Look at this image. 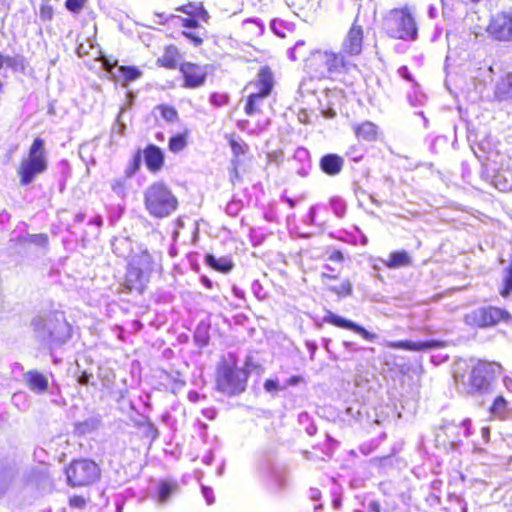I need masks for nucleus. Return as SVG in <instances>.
Segmentation results:
<instances>
[{
  "instance_id": "obj_1",
  "label": "nucleus",
  "mask_w": 512,
  "mask_h": 512,
  "mask_svg": "<svg viewBox=\"0 0 512 512\" xmlns=\"http://www.w3.org/2000/svg\"><path fill=\"white\" fill-rule=\"evenodd\" d=\"M31 325L40 338L47 340L51 350L62 347L72 337V327L62 311L41 312Z\"/></svg>"
},
{
  "instance_id": "obj_2",
  "label": "nucleus",
  "mask_w": 512,
  "mask_h": 512,
  "mask_svg": "<svg viewBox=\"0 0 512 512\" xmlns=\"http://www.w3.org/2000/svg\"><path fill=\"white\" fill-rule=\"evenodd\" d=\"M351 65L342 52L335 53L329 50H317L311 53L306 61L308 72L318 79L348 72Z\"/></svg>"
},
{
  "instance_id": "obj_3",
  "label": "nucleus",
  "mask_w": 512,
  "mask_h": 512,
  "mask_svg": "<svg viewBox=\"0 0 512 512\" xmlns=\"http://www.w3.org/2000/svg\"><path fill=\"white\" fill-rule=\"evenodd\" d=\"M144 203L148 212L158 218L169 216L178 205L176 197L162 182L153 183L146 189Z\"/></svg>"
},
{
  "instance_id": "obj_4",
  "label": "nucleus",
  "mask_w": 512,
  "mask_h": 512,
  "mask_svg": "<svg viewBox=\"0 0 512 512\" xmlns=\"http://www.w3.org/2000/svg\"><path fill=\"white\" fill-rule=\"evenodd\" d=\"M47 169L45 141L37 137L29 149L28 157L21 161L18 168L21 185L30 184L34 178Z\"/></svg>"
},
{
  "instance_id": "obj_5",
  "label": "nucleus",
  "mask_w": 512,
  "mask_h": 512,
  "mask_svg": "<svg viewBox=\"0 0 512 512\" xmlns=\"http://www.w3.org/2000/svg\"><path fill=\"white\" fill-rule=\"evenodd\" d=\"M386 33L395 39L415 40L417 26L415 19L408 9H394L390 11L384 21Z\"/></svg>"
},
{
  "instance_id": "obj_6",
  "label": "nucleus",
  "mask_w": 512,
  "mask_h": 512,
  "mask_svg": "<svg viewBox=\"0 0 512 512\" xmlns=\"http://www.w3.org/2000/svg\"><path fill=\"white\" fill-rule=\"evenodd\" d=\"M66 476L71 486H87L100 477V469L92 460H75L66 469Z\"/></svg>"
},
{
  "instance_id": "obj_7",
  "label": "nucleus",
  "mask_w": 512,
  "mask_h": 512,
  "mask_svg": "<svg viewBox=\"0 0 512 512\" xmlns=\"http://www.w3.org/2000/svg\"><path fill=\"white\" fill-rule=\"evenodd\" d=\"M502 370L496 362L478 361L469 376L470 392L484 393L490 388L491 382Z\"/></svg>"
},
{
  "instance_id": "obj_8",
  "label": "nucleus",
  "mask_w": 512,
  "mask_h": 512,
  "mask_svg": "<svg viewBox=\"0 0 512 512\" xmlns=\"http://www.w3.org/2000/svg\"><path fill=\"white\" fill-rule=\"evenodd\" d=\"M511 320L512 315L507 310L494 306L477 308L465 316L467 324L479 328L492 327L500 321L509 323Z\"/></svg>"
},
{
  "instance_id": "obj_9",
  "label": "nucleus",
  "mask_w": 512,
  "mask_h": 512,
  "mask_svg": "<svg viewBox=\"0 0 512 512\" xmlns=\"http://www.w3.org/2000/svg\"><path fill=\"white\" fill-rule=\"evenodd\" d=\"M247 378L244 370L224 364L218 371V390L228 395L239 394L245 390Z\"/></svg>"
},
{
  "instance_id": "obj_10",
  "label": "nucleus",
  "mask_w": 512,
  "mask_h": 512,
  "mask_svg": "<svg viewBox=\"0 0 512 512\" xmlns=\"http://www.w3.org/2000/svg\"><path fill=\"white\" fill-rule=\"evenodd\" d=\"M253 85L258 89V91L250 94L247 99L245 113L248 116H252L257 112L259 110V102L271 94L274 86V77L271 70L268 67H262L259 70L257 79Z\"/></svg>"
},
{
  "instance_id": "obj_11",
  "label": "nucleus",
  "mask_w": 512,
  "mask_h": 512,
  "mask_svg": "<svg viewBox=\"0 0 512 512\" xmlns=\"http://www.w3.org/2000/svg\"><path fill=\"white\" fill-rule=\"evenodd\" d=\"M180 72L184 77V87L197 88L205 84L207 67L185 62L180 65Z\"/></svg>"
},
{
  "instance_id": "obj_12",
  "label": "nucleus",
  "mask_w": 512,
  "mask_h": 512,
  "mask_svg": "<svg viewBox=\"0 0 512 512\" xmlns=\"http://www.w3.org/2000/svg\"><path fill=\"white\" fill-rule=\"evenodd\" d=\"M324 322L332 324L336 327L351 330L359 335H361L367 341H374L377 338V335L369 332L363 326L353 322L352 320L343 318L331 311H328L323 318Z\"/></svg>"
},
{
  "instance_id": "obj_13",
  "label": "nucleus",
  "mask_w": 512,
  "mask_h": 512,
  "mask_svg": "<svg viewBox=\"0 0 512 512\" xmlns=\"http://www.w3.org/2000/svg\"><path fill=\"white\" fill-rule=\"evenodd\" d=\"M488 30L498 40H512V14L496 15L492 19Z\"/></svg>"
},
{
  "instance_id": "obj_14",
  "label": "nucleus",
  "mask_w": 512,
  "mask_h": 512,
  "mask_svg": "<svg viewBox=\"0 0 512 512\" xmlns=\"http://www.w3.org/2000/svg\"><path fill=\"white\" fill-rule=\"evenodd\" d=\"M362 42V28L360 26L353 25L343 41L342 52L348 55H358L362 51Z\"/></svg>"
},
{
  "instance_id": "obj_15",
  "label": "nucleus",
  "mask_w": 512,
  "mask_h": 512,
  "mask_svg": "<svg viewBox=\"0 0 512 512\" xmlns=\"http://www.w3.org/2000/svg\"><path fill=\"white\" fill-rule=\"evenodd\" d=\"M387 346L393 349H402L408 351H426L440 348L443 346V343L438 340H427L417 342L411 340H400L389 342Z\"/></svg>"
},
{
  "instance_id": "obj_16",
  "label": "nucleus",
  "mask_w": 512,
  "mask_h": 512,
  "mask_svg": "<svg viewBox=\"0 0 512 512\" xmlns=\"http://www.w3.org/2000/svg\"><path fill=\"white\" fill-rule=\"evenodd\" d=\"M147 279L148 274L141 267L129 264L125 281V286L129 291H137L141 294L144 291Z\"/></svg>"
},
{
  "instance_id": "obj_17",
  "label": "nucleus",
  "mask_w": 512,
  "mask_h": 512,
  "mask_svg": "<svg viewBox=\"0 0 512 512\" xmlns=\"http://www.w3.org/2000/svg\"><path fill=\"white\" fill-rule=\"evenodd\" d=\"M140 163V156L137 155L134 160V167L127 169L125 171V175L115 178L111 181L110 186L112 191L120 198H125L128 194V181L129 178L133 175L135 170L138 169Z\"/></svg>"
},
{
  "instance_id": "obj_18",
  "label": "nucleus",
  "mask_w": 512,
  "mask_h": 512,
  "mask_svg": "<svg viewBox=\"0 0 512 512\" xmlns=\"http://www.w3.org/2000/svg\"><path fill=\"white\" fill-rule=\"evenodd\" d=\"M319 165L326 175L336 176L343 169L344 159L338 154L329 153L321 157Z\"/></svg>"
},
{
  "instance_id": "obj_19",
  "label": "nucleus",
  "mask_w": 512,
  "mask_h": 512,
  "mask_svg": "<svg viewBox=\"0 0 512 512\" xmlns=\"http://www.w3.org/2000/svg\"><path fill=\"white\" fill-rule=\"evenodd\" d=\"M24 380L28 388L36 394H43L48 389V378L38 371L31 370L26 372Z\"/></svg>"
},
{
  "instance_id": "obj_20",
  "label": "nucleus",
  "mask_w": 512,
  "mask_h": 512,
  "mask_svg": "<svg viewBox=\"0 0 512 512\" xmlns=\"http://www.w3.org/2000/svg\"><path fill=\"white\" fill-rule=\"evenodd\" d=\"M144 159L148 170L157 172L163 166L164 154L159 147L151 144L144 150Z\"/></svg>"
},
{
  "instance_id": "obj_21",
  "label": "nucleus",
  "mask_w": 512,
  "mask_h": 512,
  "mask_svg": "<svg viewBox=\"0 0 512 512\" xmlns=\"http://www.w3.org/2000/svg\"><path fill=\"white\" fill-rule=\"evenodd\" d=\"M178 492L179 485L176 481L161 480L157 485L156 499L160 504H165Z\"/></svg>"
},
{
  "instance_id": "obj_22",
  "label": "nucleus",
  "mask_w": 512,
  "mask_h": 512,
  "mask_svg": "<svg viewBox=\"0 0 512 512\" xmlns=\"http://www.w3.org/2000/svg\"><path fill=\"white\" fill-rule=\"evenodd\" d=\"M495 96L500 101L512 100V73L507 74L497 83Z\"/></svg>"
},
{
  "instance_id": "obj_23",
  "label": "nucleus",
  "mask_w": 512,
  "mask_h": 512,
  "mask_svg": "<svg viewBox=\"0 0 512 512\" xmlns=\"http://www.w3.org/2000/svg\"><path fill=\"white\" fill-rule=\"evenodd\" d=\"M355 134L364 141H375L377 139L378 127L374 123L366 121L355 127Z\"/></svg>"
},
{
  "instance_id": "obj_24",
  "label": "nucleus",
  "mask_w": 512,
  "mask_h": 512,
  "mask_svg": "<svg viewBox=\"0 0 512 512\" xmlns=\"http://www.w3.org/2000/svg\"><path fill=\"white\" fill-rule=\"evenodd\" d=\"M385 264L389 268L405 267L411 264V258L409 254L404 250L395 251L390 253L389 259Z\"/></svg>"
},
{
  "instance_id": "obj_25",
  "label": "nucleus",
  "mask_w": 512,
  "mask_h": 512,
  "mask_svg": "<svg viewBox=\"0 0 512 512\" xmlns=\"http://www.w3.org/2000/svg\"><path fill=\"white\" fill-rule=\"evenodd\" d=\"M512 293V260L511 263L503 270L502 284L500 289V295L504 298H508Z\"/></svg>"
},
{
  "instance_id": "obj_26",
  "label": "nucleus",
  "mask_w": 512,
  "mask_h": 512,
  "mask_svg": "<svg viewBox=\"0 0 512 512\" xmlns=\"http://www.w3.org/2000/svg\"><path fill=\"white\" fill-rule=\"evenodd\" d=\"M328 290L336 294L338 298H347L352 296L353 284L349 279H345L339 285H329Z\"/></svg>"
},
{
  "instance_id": "obj_27",
  "label": "nucleus",
  "mask_w": 512,
  "mask_h": 512,
  "mask_svg": "<svg viewBox=\"0 0 512 512\" xmlns=\"http://www.w3.org/2000/svg\"><path fill=\"white\" fill-rule=\"evenodd\" d=\"M130 264L141 267L145 273L149 274L152 270V257L147 251H142L132 258Z\"/></svg>"
},
{
  "instance_id": "obj_28",
  "label": "nucleus",
  "mask_w": 512,
  "mask_h": 512,
  "mask_svg": "<svg viewBox=\"0 0 512 512\" xmlns=\"http://www.w3.org/2000/svg\"><path fill=\"white\" fill-rule=\"evenodd\" d=\"M490 411L494 416L503 419L508 415V402L503 396H498L494 400Z\"/></svg>"
},
{
  "instance_id": "obj_29",
  "label": "nucleus",
  "mask_w": 512,
  "mask_h": 512,
  "mask_svg": "<svg viewBox=\"0 0 512 512\" xmlns=\"http://www.w3.org/2000/svg\"><path fill=\"white\" fill-rule=\"evenodd\" d=\"M176 49L175 48H168L165 52V54L157 59V64L159 66L168 68V69H175L177 67V62L175 59Z\"/></svg>"
},
{
  "instance_id": "obj_30",
  "label": "nucleus",
  "mask_w": 512,
  "mask_h": 512,
  "mask_svg": "<svg viewBox=\"0 0 512 512\" xmlns=\"http://www.w3.org/2000/svg\"><path fill=\"white\" fill-rule=\"evenodd\" d=\"M206 263L214 269L222 272H228L232 269V263L226 259H217L215 256L206 255Z\"/></svg>"
},
{
  "instance_id": "obj_31",
  "label": "nucleus",
  "mask_w": 512,
  "mask_h": 512,
  "mask_svg": "<svg viewBox=\"0 0 512 512\" xmlns=\"http://www.w3.org/2000/svg\"><path fill=\"white\" fill-rule=\"evenodd\" d=\"M118 71L124 77L125 82H132L141 77L142 72L134 66H120Z\"/></svg>"
},
{
  "instance_id": "obj_32",
  "label": "nucleus",
  "mask_w": 512,
  "mask_h": 512,
  "mask_svg": "<svg viewBox=\"0 0 512 512\" xmlns=\"http://www.w3.org/2000/svg\"><path fill=\"white\" fill-rule=\"evenodd\" d=\"M330 207H331V210L333 211V213L338 218H342L346 213V208H347L346 203L342 198H340L338 196L332 197L330 199Z\"/></svg>"
},
{
  "instance_id": "obj_33",
  "label": "nucleus",
  "mask_w": 512,
  "mask_h": 512,
  "mask_svg": "<svg viewBox=\"0 0 512 512\" xmlns=\"http://www.w3.org/2000/svg\"><path fill=\"white\" fill-rule=\"evenodd\" d=\"M186 146V137L182 134H177L169 140V149L172 152H179Z\"/></svg>"
},
{
  "instance_id": "obj_34",
  "label": "nucleus",
  "mask_w": 512,
  "mask_h": 512,
  "mask_svg": "<svg viewBox=\"0 0 512 512\" xmlns=\"http://www.w3.org/2000/svg\"><path fill=\"white\" fill-rule=\"evenodd\" d=\"M158 109L161 112V116L168 122H173L177 119V111L171 106L160 105Z\"/></svg>"
},
{
  "instance_id": "obj_35",
  "label": "nucleus",
  "mask_w": 512,
  "mask_h": 512,
  "mask_svg": "<svg viewBox=\"0 0 512 512\" xmlns=\"http://www.w3.org/2000/svg\"><path fill=\"white\" fill-rule=\"evenodd\" d=\"M229 97L227 94L212 93L210 95V103L216 107H221L228 103Z\"/></svg>"
},
{
  "instance_id": "obj_36",
  "label": "nucleus",
  "mask_w": 512,
  "mask_h": 512,
  "mask_svg": "<svg viewBox=\"0 0 512 512\" xmlns=\"http://www.w3.org/2000/svg\"><path fill=\"white\" fill-rule=\"evenodd\" d=\"M25 240L38 246H44L47 243L48 238L45 234H30L27 235Z\"/></svg>"
},
{
  "instance_id": "obj_37",
  "label": "nucleus",
  "mask_w": 512,
  "mask_h": 512,
  "mask_svg": "<svg viewBox=\"0 0 512 512\" xmlns=\"http://www.w3.org/2000/svg\"><path fill=\"white\" fill-rule=\"evenodd\" d=\"M85 2L86 0H66L65 6L69 11L78 13L83 8Z\"/></svg>"
},
{
  "instance_id": "obj_38",
  "label": "nucleus",
  "mask_w": 512,
  "mask_h": 512,
  "mask_svg": "<svg viewBox=\"0 0 512 512\" xmlns=\"http://www.w3.org/2000/svg\"><path fill=\"white\" fill-rule=\"evenodd\" d=\"M182 35L187 38L195 47H198L203 43V39L198 33L183 31Z\"/></svg>"
},
{
  "instance_id": "obj_39",
  "label": "nucleus",
  "mask_w": 512,
  "mask_h": 512,
  "mask_svg": "<svg viewBox=\"0 0 512 512\" xmlns=\"http://www.w3.org/2000/svg\"><path fill=\"white\" fill-rule=\"evenodd\" d=\"M201 492L208 505H212L215 502V497L212 488L202 485Z\"/></svg>"
},
{
  "instance_id": "obj_40",
  "label": "nucleus",
  "mask_w": 512,
  "mask_h": 512,
  "mask_svg": "<svg viewBox=\"0 0 512 512\" xmlns=\"http://www.w3.org/2000/svg\"><path fill=\"white\" fill-rule=\"evenodd\" d=\"M72 508L83 509L86 505V499L82 496H73L69 499Z\"/></svg>"
},
{
  "instance_id": "obj_41",
  "label": "nucleus",
  "mask_w": 512,
  "mask_h": 512,
  "mask_svg": "<svg viewBox=\"0 0 512 512\" xmlns=\"http://www.w3.org/2000/svg\"><path fill=\"white\" fill-rule=\"evenodd\" d=\"M127 244H128V241L126 239H115L112 242L113 252L118 256H124L125 253H124V251L121 250V247H119V246H123V245H127Z\"/></svg>"
},
{
  "instance_id": "obj_42",
  "label": "nucleus",
  "mask_w": 512,
  "mask_h": 512,
  "mask_svg": "<svg viewBox=\"0 0 512 512\" xmlns=\"http://www.w3.org/2000/svg\"><path fill=\"white\" fill-rule=\"evenodd\" d=\"M40 17L42 20H51L53 17V8L50 5L40 7Z\"/></svg>"
},
{
  "instance_id": "obj_43",
  "label": "nucleus",
  "mask_w": 512,
  "mask_h": 512,
  "mask_svg": "<svg viewBox=\"0 0 512 512\" xmlns=\"http://www.w3.org/2000/svg\"><path fill=\"white\" fill-rule=\"evenodd\" d=\"M92 378L93 375L91 373H88L87 371H82L81 374L78 376V383L81 385L95 386V384L91 382Z\"/></svg>"
},
{
  "instance_id": "obj_44",
  "label": "nucleus",
  "mask_w": 512,
  "mask_h": 512,
  "mask_svg": "<svg viewBox=\"0 0 512 512\" xmlns=\"http://www.w3.org/2000/svg\"><path fill=\"white\" fill-rule=\"evenodd\" d=\"M177 20H180L182 22V25L186 28H198L199 23L194 18H182L180 16H176Z\"/></svg>"
},
{
  "instance_id": "obj_45",
  "label": "nucleus",
  "mask_w": 512,
  "mask_h": 512,
  "mask_svg": "<svg viewBox=\"0 0 512 512\" xmlns=\"http://www.w3.org/2000/svg\"><path fill=\"white\" fill-rule=\"evenodd\" d=\"M230 147L235 156L244 154V148H243L242 144L238 143L236 140H234V139L230 140Z\"/></svg>"
},
{
  "instance_id": "obj_46",
  "label": "nucleus",
  "mask_w": 512,
  "mask_h": 512,
  "mask_svg": "<svg viewBox=\"0 0 512 512\" xmlns=\"http://www.w3.org/2000/svg\"><path fill=\"white\" fill-rule=\"evenodd\" d=\"M397 72H398L399 76L402 77L403 79H405L409 82H413L412 75L407 66L399 67Z\"/></svg>"
},
{
  "instance_id": "obj_47",
  "label": "nucleus",
  "mask_w": 512,
  "mask_h": 512,
  "mask_svg": "<svg viewBox=\"0 0 512 512\" xmlns=\"http://www.w3.org/2000/svg\"><path fill=\"white\" fill-rule=\"evenodd\" d=\"M156 19H155V23L157 24H160V25H163L165 24L166 22H168L170 19H176V16L175 15H170V16H167L165 15L164 13H157L155 15Z\"/></svg>"
},
{
  "instance_id": "obj_48",
  "label": "nucleus",
  "mask_w": 512,
  "mask_h": 512,
  "mask_svg": "<svg viewBox=\"0 0 512 512\" xmlns=\"http://www.w3.org/2000/svg\"><path fill=\"white\" fill-rule=\"evenodd\" d=\"M304 45H305V42L303 40H299L295 43L294 47L290 51V58L292 60L298 59L297 53L299 52L300 48Z\"/></svg>"
},
{
  "instance_id": "obj_49",
  "label": "nucleus",
  "mask_w": 512,
  "mask_h": 512,
  "mask_svg": "<svg viewBox=\"0 0 512 512\" xmlns=\"http://www.w3.org/2000/svg\"><path fill=\"white\" fill-rule=\"evenodd\" d=\"M278 387H279L278 382L275 380H272V379H268L264 383V388L268 392L276 391V390H278Z\"/></svg>"
},
{
  "instance_id": "obj_50",
  "label": "nucleus",
  "mask_w": 512,
  "mask_h": 512,
  "mask_svg": "<svg viewBox=\"0 0 512 512\" xmlns=\"http://www.w3.org/2000/svg\"><path fill=\"white\" fill-rule=\"evenodd\" d=\"M195 9H196V7L193 4L189 3L187 5L178 7L176 10L181 11L187 15H194Z\"/></svg>"
},
{
  "instance_id": "obj_51",
  "label": "nucleus",
  "mask_w": 512,
  "mask_h": 512,
  "mask_svg": "<svg viewBox=\"0 0 512 512\" xmlns=\"http://www.w3.org/2000/svg\"><path fill=\"white\" fill-rule=\"evenodd\" d=\"M368 509L370 512H388L387 510L382 509L378 501H371L368 504Z\"/></svg>"
},
{
  "instance_id": "obj_52",
  "label": "nucleus",
  "mask_w": 512,
  "mask_h": 512,
  "mask_svg": "<svg viewBox=\"0 0 512 512\" xmlns=\"http://www.w3.org/2000/svg\"><path fill=\"white\" fill-rule=\"evenodd\" d=\"M329 259L334 262H342L344 259V256L341 251L336 250L330 254Z\"/></svg>"
},
{
  "instance_id": "obj_53",
  "label": "nucleus",
  "mask_w": 512,
  "mask_h": 512,
  "mask_svg": "<svg viewBox=\"0 0 512 512\" xmlns=\"http://www.w3.org/2000/svg\"><path fill=\"white\" fill-rule=\"evenodd\" d=\"M461 425L462 427L464 428V436L465 437H469L470 436V425H471V420L470 419H464L462 422H461Z\"/></svg>"
},
{
  "instance_id": "obj_54",
  "label": "nucleus",
  "mask_w": 512,
  "mask_h": 512,
  "mask_svg": "<svg viewBox=\"0 0 512 512\" xmlns=\"http://www.w3.org/2000/svg\"><path fill=\"white\" fill-rule=\"evenodd\" d=\"M503 385L508 392L512 393V378L510 376L503 377Z\"/></svg>"
},
{
  "instance_id": "obj_55",
  "label": "nucleus",
  "mask_w": 512,
  "mask_h": 512,
  "mask_svg": "<svg viewBox=\"0 0 512 512\" xmlns=\"http://www.w3.org/2000/svg\"><path fill=\"white\" fill-rule=\"evenodd\" d=\"M202 413L209 420H213L216 417V411L212 408L204 409Z\"/></svg>"
},
{
  "instance_id": "obj_56",
  "label": "nucleus",
  "mask_w": 512,
  "mask_h": 512,
  "mask_svg": "<svg viewBox=\"0 0 512 512\" xmlns=\"http://www.w3.org/2000/svg\"><path fill=\"white\" fill-rule=\"evenodd\" d=\"M306 347L308 348V350L311 354V359H312L317 350V344L315 342L307 341Z\"/></svg>"
},
{
  "instance_id": "obj_57",
  "label": "nucleus",
  "mask_w": 512,
  "mask_h": 512,
  "mask_svg": "<svg viewBox=\"0 0 512 512\" xmlns=\"http://www.w3.org/2000/svg\"><path fill=\"white\" fill-rule=\"evenodd\" d=\"M89 224H94L98 228H100L103 225V219L100 215H97L89 221Z\"/></svg>"
},
{
  "instance_id": "obj_58",
  "label": "nucleus",
  "mask_w": 512,
  "mask_h": 512,
  "mask_svg": "<svg viewBox=\"0 0 512 512\" xmlns=\"http://www.w3.org/2000/svg\"><path fill=\"white\" fill-rule=\"evenodd\" d=\"M122 112H123V109L121 110V112L118 114V117H117V127H118L119 133L121 135L124 133V130H125V124L120 122V117H121Z\"/></svg>"
},
{
  "instance_id": "obj_59",
  "label": "nucleus",
  "mask_w": 512,
  "mask_h": 512,
  "mask_svg": "<svg viewBox=\"0 0 512 512\" xmlns=\"http://www.w3.org/2000/svg\"><path fill=\"white\" fill-rule=\"evenodd\" d=\"M310 498L314 501L319 500L320 498V491L318 489H311L310 491Z\"/></svg>"
},
{
  "instance_id": "obj_60",
  "label": "nucleus",
  "mask_w": 512,
  "mask_h": 512,
  "mask_svg": "<svg viewBox=\"0 0 512 512\" xmlns=\"http://www.w3.org/2000/svg\"><path fill=\"white\" fill-rule=\"evenodd\" d=\"M343 346L349 351H357L358 348L355 347V344L349 341H344Z\"/></svg>"
},
{
  "instance_id": "obj_61",
  "label": "nucleus",
  "mask_w": 512,
  "mask_h": 512,
  "mask_svg": "<svg viewBox=\"0 0 512 512\" xmlns=\"http://www.w3.org/2000/svg\"><path fill=\"white\" fill-rule=\"evenodd\" d=\"M199 398V394L195 391H191L188 393V399L192 402H196Z\"/></svg>"
},
{
  "instance_id": "obj_62",
  "label": "nucleus",
  "mask_w": 512,
  "mask_h": 512,
  "mask_svg": "<svg viewBox=\"0 0 512 512\" xmlns=\"http://www.w3.org/2000/svg\"><path fill=\"white\" fill-rule=\"evenodd\" d=\"M456 429H457V426L454 424H447L444 426V430L447 435H449L450 432H452L453 430H456Z\"/></svg>"
},
{
  "instance_id": "obj_63",
  "label": "nucleus",
  "mask_w": 512,
  "mask_h": 512,
  "mask_svg": "<svg viewBox=\"0 0 512 512\" xmlns=\"http://www.w3.org/2000/svg\"><path fill=\"white\" fill-rule=\"evenodd\" d=\"M74 220L76 223H82L85 220V214L84 213L76 214Z\"/></svg>"
},
{
  "instance_id": "obj_64",
  "label": "nucleus",
  "mask_w": 512,
  "mask_h": 512,
  "mask_svg": "<svg viewBox=\"0 0 512 512\" xmlns=\"http://www.w3.org/2000/svg\"><path fill=\"white\" fill-rule=\"evenodd\" d=\"M113 378L114 377L110 378L108 375L105 376L103 379V386L108 388L110 384L113 382Z\"/></svg>"
}]
</instances>
